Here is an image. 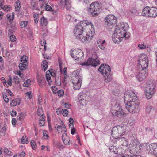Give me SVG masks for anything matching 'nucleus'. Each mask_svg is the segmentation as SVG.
I'll use <instances>...</instances> for the list:
<instances>
[{
    "label": "nucleus",
    "mask_w": 157,
    "mask_h": 157,
    "mask_svg": "<svg viewBox=\"0 0 157 157\" xmlns=\"http://www.w3.org/2000/svg\"><path fill=\"white\" fill-rule=\"evenodd\" d=\"M92 23L87 21H82L75 26L73 31L76 38L83 43H88L94 35V30Z\"/></svg>",
    "instance_id": "1"
},
{
    "label": "nucleus",
    "mask_w": 157,
    "mask_h": 157,
    "mask_svg": "<svg viewBox=\"0 0 157 157\" xmlns=\"http://www.w3.org/2000/svg\"><path fill=\"white\" fill-rule=\"evenodd\" d=\"M80 70L79 69L76 70L72 73L74 76L72 77V80L73 87L75 90H78L81 87L82 77L80 74Z\"/></svg>",
    "instance_id": "2"
},
{
    "label": "nucleus",
    "mask_w": 157,
    "mask_h": 157,
    "mask_svg": "<svg viewBox=\"0 0 157 157\" xmlns=\"http://www.w3.org/2000/svg\"><path fill=\"white\" fill-rule=\"evenodd\" d=\"M117 23V18L113 15H108L105 19V25L109 30L115 29Z\"/></svg>",
    "instance_id": "3"
},
{
    "label": "nucleus",
    "mask_w": 157,
    "mask_h": 157,
    "mask_svg": "<svg viewBox=\"0 0 157 157\" xmlns=\"http://www.w3.org/2000/svg\"><path fill=\"white\" fill-rule=\"evenodd\" d=\"M111 105L112 107L111 111L113 116L118 117L126 114L124 113L122 109L120 106L118 102L113 100L111 101Z\"/></svg>",
    "instance_id": "4"
},
{
    "label": "nucleus",
    "mask_w": 157,
    "mask_h": 157,
    "mask_svg": "<svg viewBox=\"0 0 157 157\" xmlns=\"http://www.w3.org/2000/svg\"><path fill=\"white\" fill-rule=\"evenodd\" d=\"M148 65V59L147 56L144 54H141L139 56L137 64L138 69L147 70Z\"/></svg>",
    "instance_id": "5"
},
{
    "label": "nucleus",
    "mask_w": 157,
    "mask_h": 157,
    "mask_svg": "<svg viewBox=\"0 0 157 157\" xmlns=\"http://www.w3.org/2000/svg\"><path fill=\"white\" fill-rule=\"evenodd\" d=\"M140 102L138 99L131 102H129L128 104L125 106L127 110L131 113H134L139 112L140 109L139 107Z\"/></svg>",
    "instance_id": "6"
},
{
    "label": "nucleus",
    "mask_w": 157,
    "mask_h": 157,
    "mask_svg": "<svg viewBox=\"0 0 157 157\" xmlns=\"http://www.w3.org/2000/svg\"><path fill=\"white\" fill-rule=\"evenodd\" d=\"M124 131V127L118 126H115L111 131V135L114 139H120L125 133Z\"/></svg>",
    "instance_id": "7"
},
{
    "label": "nucleus",
    "mask_w": 157,
    "mask_h": 157,
    "mask_svg": "<svg viewBox=\"0 0 157 157\" xmlns=\"http://www.w3.org/2000/svg\"><path fill=\"white\" fill-rule=\"evenodd\" d=\"M101 10L99 4L97 2L92 3L88 9V11L92 16L95 17L98 16Z\"/></svg>",
    "instance_id": "8"
},
{
    "label": "nucleus",
    "mask_w": 157,
    "mask_h": 157,
    "mask_svg": "<svg viewBox=\"0 0 157 157\" xmlns=\"http://www.w3.org/2000/svg\"><path fill=\"white\" fill-rule=\"evenodd\" d=\"M142 15L143 16L147 15L148 17H155L157 16V8L146 6L143 9Z\"/></svg>",
    "instance_id": "9"
},
{
    "label": "nucleus",
    "mask_w": 157,
    "mask_h": 157,
    "mask_svg": "<svg viewBox=\"0 0 157 157\" xmlns=\"http://www.w3.org/2000/svg\"><path fill=\"white\" fill-rule=\"evenodd\" d=\"M155 85L153 83H148L145 89V95L146 98L149 99L151 98L153 95L154 94Z\"/></svg>",
    "instance_id": "10"
},
{
    "label": "nucleus",
    "mask_w": 157,
    "mask_h": 157,
    "mask_svg": "<svg viewBox=\"0 0 157 157\" xmlns=\"http://www.w3.org/2000/svg\"><path fill=\"white\" fill-rule=\"evenodd\" d=\"M124 98L125 106L128 105L129 102L131 103L132 101L138 99L136 94L133 92L124 94Z\"/></svg>",
    "instance_id": "11"
},
{
    "label": "nucleus",
    "mask_w": 157,
    "mask_h": 157,
    "mask_svg": "<svg viewBox=\"0 0 157 157\" xmlns=\"http://www.w3.org/2000/svg\"><path fill=\"white\" fill-rule=\"evenodd\" d=\"M100 61L97 58L93 59L92 58H89L86 61L84 62L81 63L82 66H89L91 65L94 67H96L100 64Z\"/></svg>",
    "instance_id": "12"
},
{
    "label": "nucleus",
    "mask_w": 157,
    "mask_h": 157,
    "mask_svg": "<svg viewBox=\"0 0 157 157\" xmlns=\"http://www.w3.org/2000/svg\"><path fill=\"white\" fill-rule=\"evenodd\" d=\"M70 55L72 58L75 59V60L84 56L82 51L80 49H71L70 51Z\"/></svg>",
    "instance_id": "13"
},
{
    "label": "nucleus",
    "mask_w": 157,
    "mask_h": 157,
    "mask_svg": "<svg viewBox=\"0 0 157 157\" xmlns=\"http://www.w3.org/2000/svg\"><path fill=\"white\" fill-rule=\"evenodd\" d=\"M111 70L110 67L107 64H105V65L104 64L101 65L98 69L99 71L104 75H109Z\"/></svg>",
    "instance_id": "14"
},
{
    "label": "nucleus",
    "mask_w": 157,
    "mask_h": 157,
    "mask_svg": "<svg viewBox=\"0 0 157 157\" xmlns=\"http://www.w3.org/2000/svg\"><path fill=\"white\" fill-rule=\"evenodd\" d=\"M147 149L149 152L157 157V143H152L147 147Z\"/></svg>",
    "instance_id": "15"
},
{
    "label": "nucleus",
    "mask_w": 157,
    "mask_h": 157,
    "mask_svg": "<svg viewBox=\"0 0 157 157\" xmlns=\"http://www.w3.org/2000/svg\"><path fill=\"white\" fill-rule=\"evenodd\" d=\"M140 71L136 76V78L139 81L141 82L145 79L148 75L147 70H145L143 69L140 70Z\"/></svg>",
    "instance_id": "16"
},
{
    "label": "nucleus",
    "mask_w": 157,
    "mask_h": 157,
    "mask_svg": "<svg viewBox=\"0 0 157 157\" xmlns=\"http://www.w3.org/2000/svg\"><path fill=\"white\" fill-rule=\"evenodd\" d=\"M131 145L133 149L135 151L136 153L140 152L142 149V147L141 144L136 140L132 141L131 142Z\"/></svg>",
    "instance_id": "17"
},
{
    "label": "nucleus",
    "mask_w": 157,
    "mask_h": 157,
    "mask_svg": "<svg viewBox=\"0 0 157 157\" xmlns=\"http://www.w3.org/2000/svg\"><path fill=\"white\" fill-rule=\"evenodd\" d=\"M118 35L116 33L114 32L113 34V41L116 44H119V43L121 42L122 40V36H120V33H118ZM120 35L121 34H120Z\"/></svg>",
    "instance_id": "18"
},
{
    "label": "nucleus",
    "mask_w": 157,
    "mask_h": 157,
    "mask_svg": "<svg viewBox=\"0 0 157 157\" xmlns=\"http://www.w3.org/2000/svg\"><path fill=\"white\" fill-rule=\"evenodd\" d=\"M87 95L84 93H80L78 97V100L80 104L83 105L86 104V102L87 99Z\"/></svg>",
    "instance_id": "19"
},
{
    "label": "nucleus",
    "mask_w": 157,
    "mask_h": 157,
    "mask_svg": "<svg viewBox=\"0 0 157 157\" xmlns=\"http://www.w3.org/2000/svg\"><path fill=\"white\" fill-rule=\"evenodd\" d=\"M37 79L40 86L41 87L45 85L46 81L44 76H39L37 77Z\"/></svg>",
    "instance_id": "20"
},
{
    "label": "nucleus",
    "mask_w": 157,
    "mask_h": 157,
    "mask_svg": "<svg viewBox=\"0 0 157 157\" xmlns=\"http://www.w3.org/2000/svg\"><path fill=\"white\" fill-rule=\"evenodd\" d=\"M97 42L99 48L101 49L104 50L106 45L105 40H102L99 39L97 40Z\"/></svg>",
    "instance_id": "21"
},
{
    "label": "nucleus",
    "mask_w": 157,
    "mask_h": 157,
    "mask_svg": "<svg viewBox=\"0 0 157 157\" xmlns=\"http://www.w3.org/2000/svg\"><path fill=\"white\" fill-rule=\"evenodd\" d=\"M21 102V100L19 98H16L11 101L10 103V106H15L20 104Z\"/></svg>",
    "instance_id": "22"
},
{
    "label": "nucleus",
    "mask_w": 157,
    "mask_h": 157,
    "mask_svg": "<svg viewBox=\"0 0 157 157\" xmlns=\"http://www.w3.org/2000/svg\"><path fill=\"white\" fill-rule=\"evenodd\" d=\"M118 155L117 157H141L140 155H129L128 154H124L121 153V154H118Z\"/></svg>",
    "instance_id": "23"
},
{
    "label": "nucleus",
    "mask_w": 157,
    "mask_h": 157,
    "mask_svg": "<svg viewBox=\"0 0 157 157\" xmlns=\"http://www.w3.org/2000/svg\"><path fill=\"white\" fill-rule=\"evenodd\" d=\"M62 140L64 143L67 145L69 143L70 140L68 137L67 136V135L65 133H63L62 135Z\"/></svg>",
    "instance_id": "24"
},
{
    "label": "nucleus",
    "mask_w": 157,
    "mask_h": 157,
    "mask_svg": "<svg viewBox=\"0 0 157 157\" xmlns=\"http://www.w3.org/2000/svg\"><path fill=\"white\" fill-rule=\"evenodd\" d=\"M55 128H57V131H61L62 132L63 131L66 132V127L63 122H62L61 125H58L57 128L56 127H55Z\"/></svg>",
    "instance_id": "25"
},
{
    "label": "nucleus",
    "mask_w": 157,
    "mask_h": 157,
    "mask_svg": "<svg viewBox=\"0 0 157 157\" xmlns=\"http://www.w3.org/2000/svg\"><path fill=\"white\" fill-rule=\"evenodd\" d=\"M110 151L112 152H114L115 154H120V152L119 150H120V149H117L116 146L113 145L110 147L109 148Z\"/></svg>",
    "instance_id": "26"
},
{
    "label": "nucleus",
    "mask_w": 157,
    "mask_h": 157,
    "mask_svg": "<svg viewBox=\"0 0 157 157\" xmlns=\"http://www.w3.org/2000/svg\"><path fill=\"white\" fill-rule=\"evenodd\" d=\"M129 29V26L127 24H122L120 27L118 29H119L126 32V31L128 30Z\"/></svg>",
    "instance_id": "27"
},
{
    "label": "nucleus",
    "mask_w": 157,
    "mask_h": 157,
    "mask_svg": "<svg viewBox=\"0 0 157 157\" xmlns=\"http://www.w3.org/2000/svg\"><path fill=\"white\" fill-rule=\"evenodd\" d=\"M115 29V32L118 35V33L121 34V35L120 34L119 35L120 36H122V38L123 39L124 37V35L125 33V32L124 31H121V30L119 29L118 28H116Z\"/></svg>",
    "instance_id": "28"
},
{
    "label": "nucleus",
    "mask_w": 157,
    "mask_h": 157,
    "mask_svg": "<svg viewBox=\"0 0 157 157\" xmlns=\"http://www.w3.org/2000/svg\"><path fill=\"white\" fill-rule=\"evenodd\" d=\"M118 140L121 142V145L124 146H127L128 145V142L124 137H121Z\"/></svg>",
    "instance_id": "29"
},
{
    "label": "nucleus",
    "mask_w": 157,
    "mask_h": 157,
    "mask_svg": "<svg viewBox=\"0 0 157 157\" xmlns=\"http://www.w3.org/2000/svg\"><path fill=\"white\" fill-rule=\"evenodd\" d=\"M41 24L42 26H46L48 24V21L47 19L44 18V17H43L41 18L40 19Z\"/></svg>",
    "instance_id": "30"
},
{
    "label": "nucleus",
    "mask_w": 157,
    "mask_h": 157,
    "mask_svg": "<svg viewBox=\"0 0 157 157\" xmlns=\"http://www.w3.org/2000/svg\"><path fill=\"white\" fill-rule=\"evenodd\" d=\"M22 113H20V115L18 116L17 117V123L19 125H21L22 123V121L24 119V117L21 116Z\"/></svg>",
    "instance_id": "31"
},
{
    "label": "nucleus",
    "mask_w": 157,
    "mask_h": 157,
    "mask_svg": "<svg viewBox=\"0 0 157 157\" xmlns=\"http://www.w3.org/2000/svg\"><path fill=\"white\" fill-rule=\"evenodd\" d=\"M14 13L13 12L11 14H8L7 15V17L10 21H12L13 20L14 17Z\"/></svg>",
    "instance_id": "32"
},
{
    "label": "nucleus",
    "mask_w": 157,
    "mask_h": 157,
    "mask_svg": "<svg viewBox=\"0 0 157 157\" xmlns=\"http://www.w3.org/2000/svg\"><path fill=\"white\" fill-rule=\"evenodd\" d=\"M42 67H43L44 71H45L47 69L48 67V62L46 60H44L42 62Z\"/></svg>",
    "instance_id": "33"
},
{
    "label": "nucleus",
    "mask_w": 157,
    "mask_h": 157,
    "mask_svg": "<svg viewBox=\"0 0 157 157\" xmlns=\"http://www.w3.org/2000/svg\"><path fill=\"white\" fill-rule=\"evenodd\" d=\"M65 5L66 6V9L69 10L71 7V1L70 0H65Z\"/></svg>",
    "instance_id": "34"
},
{
    "label": "nucleus",
    "mask_w": 157,
    "mask_h": 157,
    "mask_svg": "<svg viewBox=\"0 0 157 157\" xmlns=\"http://www.w3.org/2000/svg\"><path fill=\"white\" fill-rule=\"evenodd\" d=\"M154 108L151 105H147L146 107V111L147 113H149L151 111L154 110Z\"/></svg>",
    "instance_id": "35"
},
{
    "label": "nucleus",
    "mask_w": 157,
    "mask_h": 157,
    "mask_svg": "<svg viewBox=\"0 0 157 157\" xmlns=\"http://www.w3.org/2000/svg\"><path fill=\"white\" fill-rule=\"evenodd\" d=\"M46 78L47 82L48 83V84L49 85H50L52 81L51 79V78L49 75V73L47 72V71L46 74Z\"/></svg>",
    "instance_id": "36"
},
{
    "label": "nucleus",
    "mask_w": 157,
    "mask_h": 157,
    "mask_svg": "<svg viewBox=\"0 0 157 157\" xmlns=\"http://www.w3.org/2000/svg\"><path fill=\"white\" fill-rule=\"evenodd\" d=\"M55 82L58 86H60L61 83V78L60 77H58L56 78Z\"/></svg>",
    "instance_id": "37"
},
{
    "label": "nucleus",
    "mask_w": 157,
    "mask_h": 157,
    "mask_svg": "<svg viewBox=\"0 0 157 157\" xmlns=\"http://www.w3.org/2000/svg\"><path fill=\"white\" fill-rule=\"evenodd\" d=\"M19 67L21 70H25L26 68V64L23 63H20L19 64Z\"/></svg>",
    "instance_id": "38"
},
{
    "label": "nucleus",
    "mask_w": 157,
    "mask_h": 157,
    "mask_svg": "<svg viewBox=\"0 0 157 157\" xmlns=\"http://www.w3.org/2000/svg\"><path fill=\"white\" fill-rule=\"evenodd\" d=\"M21 141L22 144H27L28 143V140L26 136H24L21 139Z\"/></svg>",
    "instance_id": "39"
},
{
    "label": "nucleus",
    "mask_w": 157,
    "mask_h": 157,
    "mask_svg": "<svg viewBox=\"0 0 157 157\" xmlns=\"http://www.w3.org/2000/svg\"><path fill=\"white\" fill-rule=\"evenodd\" d=\"M43 136L44 139L48 140L49 138L48 133L47 131H44L43 132Z\"/></svg>",
    "instance_id": "40"
},
{
    "label": "nucleus",
    "mask_w": 157,
    "mask_h": 157,
    "mask_svg": "<svg viewBox=\"0 0 157 157\" xmlns=\"http://www.w3.org/2000/svg\"><path fill=\"white\" fill-rule=\"evenodd\" d=\"M30 82L31 81L30 80L28 79L24 83L23 86L25 87H28L30 85Z\"/></svg>",
    "instance_id": "41"
},
{
    "label": "nucleus",
    "mask_w": 157,
    "mask_h": 157,
    "mask_svg": "<svg viewBox=\"0 0 157 157\" xmlns=\"http://www.w3.org/2000/svg\"><path fill=\"white\" fill-rule=\"evenodd\" d=\"M19 1H17L16 3V6H15V10L16 11H18L21 7L20 4L19 3Z\"/></svg>",
    "instance_id": "42"
},
{
    "label": "nucleus",
    "mask_w": 157,
    "mask_h": 157,
    "mask_svg": "<svg viewBox=\"0 0 157 157\" xmlns=\"http://www.w3.org/2000/svg\"><path fill=\"white\" fill-rule=\"evenodd\" d=\"M132 146L131 145V143H130V146L129 148L128 151L130 154H132V155L133 154L136 155V154H134V153L135 152V151L133 149L132 147Z\"/></svg>",
    "instance_id": "43"
},
{
    "label": "nucleus",
    "mask_w": 157,
    "mask_h": 157,
    "mask_svg": "<svg viewBox=\"0 0 157 157\" xmlns=\"http://www.w3.org/2000/svg\"><path fill=\"white\" fill-rule=\"evenodd\" d=\"M37 113L38 115L39 116L43 115V113L42 108H39L37 110Z\"/></svg>",
    "instance_id": "44"
},
{
    "label": "nucleus",
    "mask_w": 157,
    "mask_h": 157,
    "mask_svg": "<svg viewBox=\"0 0 157 157\" xmlns=\"http://www.w3.org/2000/svg\"><path fill=\"white\" fill-rule=\"evenodd\" d=\"M27 57L26 56H23L21 59V62L24 63H25L27 61Z\"/></svg>",
    "instance_id": "45"
},
{
    "label": "nucleus",
    "mask_w": 157,
    "mask_h": 157,
    "mask_svg": "<svg viewBox=\"0 0 157 157\" xmlns=\"http://www.w3.org/2000/svg\"><path fill=\"white\" fill-rule=\"evenodd\" d=\"M31 6L32 9L33 10H38L37 5L34 2H32L31 3Z\"/></svg>",
    "instance_id": "46"
},
{
    "label": "nucleus",
    "mask_w": 157,
    "mask_h": 157,
    "mask_svg": "<svg viewBox=\"0 0 157 157\" xmlns=\"http://www.w3.org/2000/svg\"><path fill=\"white\" fill-rule=\"evenodd\" d=\"M10 40L13 42L15 41L16 40L15 36L13 35H11L9 36Z\"/></svg>",
    "instance_id": "47"
},
{
    "label": "nucleus",
    "mask_w": 157,
    "mask_h": 157,
    "mask_svg": "<svg viewBox=\"0 0 157 157\" xmlns=\"http://www.w3.org/2000/svg\"><path fill=\"white\" fill-rule=\"evenodd\" d=\"M27 21H22L21 22V26L22 28H24L27 26Z\"/></svg>",
    "instance_id": "48"
},
{
    "label": "nucleus",
    "mask_w": 157,
    "mask_h": 157,
    "mask_svg": "<svg viewBox=\"0 0 157 157\" xmlns=\"http://www.w3.org/2000/svg\"><path fill=\"white\" fill-rule=\"evenodd\" d=\"M105 76H107V78H106L105 79V81L106 82H110L112 78H111V76L109 75H105Z\"/></svg>",
    "instance_id": "49"
},
{
    "label": "nucleus",
    "mask_w": 157,
    "mask_h": 157,
    "mask_svg": "<svg viewBox=\"0 0 157 157\" xmlns=\"http://www.w3.org/2000/svg\"><path fill=\"white\" fill-rule=\"evenodd\" d=\"M64 94V91L62 90H60L57 92L58 95L59 96H62Z\"/></svg>",
    "instance_id": "50"
},
{
    "label": "nucleus",
    "mask_w": 157,
    "mask_h": 157,
    "mask_svg": "<svg viewBox=\"0 0 157 157\" xmlns=\"http://www.w3.org/2000/svg\"><path fill=\"white\" fill-rule=\"evenodd\" d=\"M4 152L10 156H11V151L6 148L4 149Z\"/></svg>",
    "instance_id": "51"
},
{
    "label": "nucleus",
    "mask_w": 157,
    "mask_h": 157,
    "mask_svg": "<svg viewBox=\"0 0 157 157\" xmlns=\"http://www.w3.org/2000/svg\"><path fill=\"white\" fill-rule=\"evenodd\" d=\"M45 7V10L47 11H51L52 10H53L51 7L49 5H48L47 4H46Z\"/></svg>",
    "instance_id": "52"
},
{
    "label": "nucleus",
    "mask_w": 157,
    "mask_h": 157,
    "mask_svg": "<svg viewBox=\"0 0 157 157\" xmlns=\"http://www.w3.org/2000/svg\"><path fill=\"white\" fill-rule=\"evenodd\" d=\"M30 144L32 148L34 149L36 148V145L35 142L34 140H32L30 142Z\"/></svg>",
    "instance_id": "53"
},
{
    "label": "nucleus",
    "mask_w": 157,
    "mask_h": 157,
    "mask_svg": "<svg viewBox=\"0 0 157 157\" xmlns=\"http://www.w3.org/2000/svg\"><path fill=\"white\" fill-rule=\"evenodd\" d=\"M47 72L49 73V74H50L53 77H54L56 75L55 72H54L52 69L48 70L47 71Z\"/></svg>",
    "instance_id": "54"
},
{
    "label": "nucleus",
    "mask_w": 157,
    "mask_h": 157,
    "mask_svg": "<svg viewBox=\"0 0 157 157\" xmlns=\"http://www.w3.org/2000/svg\"><path fill=\"white\" fill-rule=\"evenodd\" d=\"M62 114L64 116H67L68 113V111L66 109H62Z\"/></svg>",
    "instance_id": "55"
},
{
    "label": "nucleus",
    "mask_w": 157,
    "mask_h": 157,
    "mask_svg": "<svg viewBox=\"0 0 157 157\" xmlns=\"http://www.w3.org/2000/svg\"><path fill=\"white\" fill-rule=\"evenodd\" d=\"M9 78L8 79L7 82L9 86H11L12 85V77L11 76H9Z\"/></svg>",
    "instance_id": "56"
},
{
    "label": "nucleus",
    "mask_w": 157,
    "mask_h": 157,
    "mask_svg": "<svg viewBox=\"0 0 157 157\" xmlns=\"http://www.w3.org/2000/svg\"><path fill=\"white\" fill-rule=\"evenodd\" d=\"M2 8L4 11H7L10 10V7L9 6H4Z\"/></svg>",
    "instance_id": "57"
},
{
    "label": "nucleus",
    "mask_w": 157,
    "mask_h": 157,
    "mask_svg": "<svg viewBox=\"0 0 157 157\" xmlns=\"http://www.w3.org/2000/svg\"><path fill=\"white\" fill-rule=\"evenodd\" d=\"M138 47L140 49H144L146 48V45H144L143 44H139L138 45Z\"/></svg>",
    "instance_id": "58"
},
{
    "label": "nucleus",
    "mask_w": 157,
    "mask_h": 157,
    "mask_svg": "<svg viewBox=\"0 0 157 157\" xmlns=\"http://www.w3.org/2000/svg\"><path fill=\"white\" fill-rule=\"evenodd\" d=\"M25 95L27 96V98L31 99L32 98V95L31 92H27L25 94Z\"/></svg>",
    "instance_id": "59"
},
{
    "label": "nucleus",
    "mask_w": 157,
    "mask_h": 157,
    "mask_svg": "<svg viewBox=\"0 0 157 157\" xmlns=\"http://www.w3.org/2000/svg\"><path fill=\"white\" fill-rule=\"evenodd\" d=\"M13 80L14 81L15 83H18L19 82V78L17 76H14L13 77Z\"/></svg>",
    "instance_id": "60"
},
{
    "label": "nucleus",
    "mask_w": 157,
    "mask_h": 157,
    "mask_svg": "<svg viewBox=\"0 0 157 157\" xmlns=\"http://www.w3.org/2000/svg\"><path fill=\"white\" fill-rule=\"evenodd\" d=\"M3 98L4 99L5 102L8 103L9 101V99L7 98V96L6 95H4V94H3Z\"/></svg>",
    "instance_id": "61"
},
{
    "label": "nucleus",
    "mask_w": 157,
    "mask_h": 157,
    "mask_svg": "<svg viewBox=\"0 0 157 157\" xmlns=\"http://www.w3.org/2000/svg\"><path fill=\"white\" fill-rule=\"evenodd\" d=\"M130 37V33H126L125 32V33L124 35V37L126 39H128Z\"/></svg>",
    "instance_id": "62"
},
{
    "label": "nucleus",
    "mask_w": 157,
    "mask_h": 157,
    "mask_svg": "<svg viewBox=\"0 0 157 157\" xmlns=\"http://www.w3.org/2000/svg\"><path fill=\"white\" fill-rule=\"evenodd\" d=\"M6 92L8 93V94H9L11 96H13V94L12 92L8 89H6Z\"/></svg>",
    "instance_id": "63"
},
{
    "label": "nucleus",
    "mask_w": 157,
    "mask_h": 157,
    "mask_svg": "<svg viewBox=\"0 0 157 157\" xmlns=\"http://www.w3.org/2000/svg\"><path fill=\"white\" fill-rule=\"evenodd\" d=\"M25 155V153L23 151L19 154L18 157H24Z\"/></svg>",
    "instance_id": "64"
}]
</instances>
